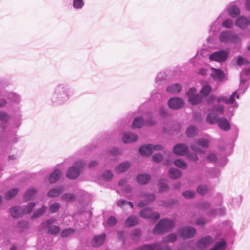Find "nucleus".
Instances as JSON below:
<instances>
[{"label":"nucleus","instance_id":"nucleus-1","mask_svg":"<svg viewBox=\"0 0 250 250\" xmlns=\"http://www.w3.org/2000/svg\"><path fill=\"white\" fill-rule=\"evenodd\" d=\"M72 95V90L68 84L59 83L54 87L49 101L54 106L63 105L68 102Z\"/></svg>","mask_w":250,"mask_h":250},{"label":"nucleus","instance_id":"nucleus-2","mask_svg":"<svg viewBox=\"0 0 250 250\" xmlns=\"http://www.w3.org/2000/svg\"><path fill=\"white\" fill-rule=\"evenodd\" d=\"M177 239V235L174 233H170L164 237L161 242L153 244L145 245L141 250H170L167 246V242H173Z\"/></svg>","mask_w":250,"mask_h":250},{"label":"nucleus","instance_id":"nucleus-3","mask_svg":"<svg viewBox=\"0 0 250 250\" xmlns=\"http://www.w3.org/2000/svg\"><path fill=\"white\" fill-rule=\"evenodd\" d=\"M206 121L211 125L217 123L219 128L224 131H228L230 129V125L227 119L219 118L218 115L213 113H209L207 115Z\"/></svg>","mask_w":250,"mask_h":250},{"label":"nucleus","instance_id":"nucleus-4","mask_svg":"<svg viewBox=\"0 0 250 250\" xmlns=\"http://www.w3.org/2000/svg\"><path fill=\"white\" fill-rule=\"evenodd\" d=\"M174 226V222L168 219H162L156 224L153 232L154 234H159L171 229Z\"/></svg>","mask_w":250,"mask_h":250},{"label":"nucleus","instance_id":"nucleus-5","mask_svg":"<svg viewBox=\"0 0 250 250\" xmlns=\"http://www.w3.org/2000/svg\"><path fill=\"white\" fill-rule=\"evenodd\" d=\"M86 163L82 160L77 161L72 167H70L67 171L66 177L70 179L77 178L82 168L85 165Z\"/></svg>","mask_w":250,"mask_h":250},{"label":"nucleus","instance_id":"nucleus-6","mask_svg":"<svg viewBox=\"0 0 250 250\" xmlns=\"http://www.w3.org/2000/svg\"><path fill=\"white\" fill-rule=\"evenodd\" d=\"M1 94L2 96L6 97L10 100L12 103V105L16 109L19 110L21 107V98L19 94L14 92L7 91L2 92Z\"/></svg>","mask_w":250,"mask_h":250},{"label":"nucleus","instance_id":"nucleus-7","mask_svg":"<svg viewBox=\"0 0 250 250\" xmlns=\"http://www.w3.org/2000/svg\"><path fill=\"white\" fill-rule=\"evenodd\" d=\"M155 122L152 118L151 113L148 114V118L146 119L145 122L141 116H138L134 118L132 124V128H140L145 124L147 125L151 126L155 124Z\"/></svg>","mask_w":250,"mask_h":250},{"label":"nucleus","instance_id":"nucleus-8","mask_svg":"<svg viewBox=\"0 0 250 250\" xmlns=\"http://www.w3.org/2000/svg\"><path fill=\"white\" fill-rule=\"evenodd\" d=\"M197 89L195 87H191L187 92L186 94L188 97V102L193 105L200 104L203 99V96L196 93Z\"/></svg>","mask_w":250,"mask_h":250},{"label":"nucleus","instance_id":"nucleus-9","mask_svg":"<svg viewBox=\"0 0 250 250\" xmlns=\"http://www.w3.org/2000/svg\"><path fill=\"white\" fill-rule=\"evenodd\" d=\"M229 52L227 50H221L210 54L208 58L211 61L222 62L227 60Z\"/></svg>","mask_w":250,"mask_h":250},{"label":"nucleus","instance_id":"nucleus-10","mask_svg":"<svg viewBox=\"0 0 250 250\" xmlns=\"http://www.w3.org/2000/svg\"><path fill=\"white\" fill-rule=\"evenodd\" d=\"M162 149L163 146L161 145L148 144L141 146L139 148V152L142 155L149 156L152 153L153 150H159Z\"/></svg>","mask_w":250,"mask_h":250},{"label":"nucleus","instance_id":"nucleus-11","mask_svg":"<svg viewBox=\"0 0 250 250\" xmlns=\"http://www.w3.org/2000/svg\"><path fill=\"white\" fill-rule=\"evenodd\" d=\"M140 216L146 218L150 219L154 221L158 220L160 217V214L156 211H152L151 209L148 208H146L140 211Z\"/></svg>","mask_w":250,"mask_h":250},{"label":"nucleus","instance_id":"nucleus-12","mask_svg":"<svg viewBox=\"0 0 250 250\" xmlns=\"http://www.w3.org/2000/svg\"><path fill=\"white\" fill-rule=\"evenodd\" d=\"M184 104V100L178 97L171 98L167 102L168 107L172 109H178L183 107Z\"/></svg>","mask_w":250,"mask_h":250},{"label":"nucleus","instance_id":"nucleus-13","mask_svg":"<svg viewBox=\"0 0 250 250\" xmlns=\"http://www.w3.org/2000/svg\"><path fill=\"white\" fill-rule=\"evenodd\" d=\"M140 198L145 199V200H141L138 204V206L141 208L146 206L150 202H153L155 200V197L154 194L147 193L145 192L141 193Z\"/></svg>","mask_w":250,"mask_h":250},{"label":"nucleus","instance_id":"nucleus-14","mask_svg":"<svg viewBox=\"0 0 250 250\" xmlns=\"http://www.w3.org/2000/svg\"><path fill=\"white\" fill-rule=\"evenodd\" d=\"M213 242V238L211 236L207 235L201 238L198 240L196 243V247L199 249H206L211 245Z\"/></svg>","mask_w":250,"mask_h":250},{"label":"nucleus","instance_id":"nucleus-15","mask_svg":"<svg viewBox=\"0 0 250 250\" xmlns=\"http://www.w3.org/2000/svg\"><path fill=\"white\" fill-rule=\"evenodd\" d=\"M226 15L225 11L222 12L218 16L217 18L213 21L210 26L209 32H211L214 34L220 29V23L222 19H223Z\"/></svg>","mask_w":250,"mask_h":250},{"label":"nucleus","instance_id":"nucleus-16","mask_svg":"<svg viewBox=\"0 0 250 250\" xmlns=\"http://www.w3.org/2000/svg\"><path fill=\"white\" fill-rule=\"evenodd\" d=\"M234 24L239 28L245 29L249 25H250V16L247 17L245 16H240L236 19Z\"/></svg>","mask_w":250,"mask_h":250},{"label":"nucleus","instance_id":"nucleus-17","mask_svg":"<svg viewBox=\"0 0 250 250\" xmlns=\"http://www.w3.org/2000/svg\"><path fill=\"white\" fill-rule=\"evenodd\" d=\"M180 235L183 238H190L194 236L196 230L194 227H185L179 230Z\"/></svg>","mask_w":250,"mask_h":250},{"label":"nucleus","instance_id":"nucleus-18","mask_svg":"<svg viewBox=\"0 0 250 250\" xmlns=\"http://www.w3.org/2000/svg\"><path fill=\"white\" fill-rule=\"evenodd\" d=\"M211 70L210 76L214 81L220 82L225 80V74L222 70L211 67Z\"/></svg>","mask_w":250,"mask_h":250},{"label":"nucleus","instance_id":"nucleus-19","mask_svg":"<svg viewBox=\"0 0 250 250\" xmlns=\"http://www.w3.org/2000/svg\"><path fill=\"white\" fill-rule=\"evenodd\" d=\"M235 97L237 99L239 98V96L237 94V91L233 92L229 98L225 96L222 95L217 97L216 100L218 103L220 104L222 103L232 104L234 103Z\"/></svg>","mask_w":250,"mask_h":250},{"label":"nucleus","instance_id":"nucleus-20","mask_svg":"<svg viewBox=\"0 0 250 250\" xmlns=\"http://www.w3.org/2000/svg\"><path fill=\"white\" fill-rule=\"evenodd\" d=\"M226 10L229 15L233 18L237 17L240 13V11L238 6L232 3H230L227 6Z\"/></svg>","mask_w":250,"mask_h":250},{"label":"nucleus","instance_id":"nucleus-21","mask_svg":"<svg viewBox=\"0 0 250 250\" xmlns=\"http://www.w3.org/2000/svg\"><path fill=\"white\" fill-rule=\"evenodd\" d=\"M183 86L179 83H175L169 85L166 88V91L171 94L176 95L182 90Z\"/></svg>","mask_w":250,"mask_h":250},{"label":"nucleus","instance_id":"nucleus-22","mask_svg":"<svg viewBox=\"0 0 250 250\" xmlns=\"http://www.w3.org/2000/svg\"><path fill=\"white\" fill-rule=\"evenodd\" d=\"M250 75V68L247 69L240 74V90L244 91L247 88V86L245 84V82L248 79V77Z\"/></svg>","mask_w":250,"mask_h":250},{"label":"nucleus","instance_id":"nucleus-23","mask_svg":"<svg viewBox=\"0 0 250 250\" xmlns=\"http://www.w3.org/2000/svg\"><path fill=\"white\" fill-rule=\"evenodd\" d=\"M188 146L184 144H179L173 147V152L177 155L183 156L188 151Z\"/></svg>","mask_w":250,"mask_h":250},{"label":"nucleus","instance_id":"nucleus-24","mask_svg":"<svg viewBox=\"0 0 250 250\" xmlns=\"http://www.w3.org/2000/svg\"><path fill=\"white\" fill-rule=\"evenodd\" d=\"M105 234L103 233L93 237L91 243L93 247H98L102 245L105 241Z\"/></svg>","mask_w":250,"mask_h":250},{"label":"nucleus","instance_id":"nucleus-25","mask_svg":"<svg viewBox=\"0 0 250 250\" xmlns=\"http://www.w3.org/2000/svg\"><path fill=\"white\" fill-rule=\"evenodd\" d=\"M208 110L210 112V113H213L219 116V115H222L223 114L224 112V106L223 105L217 103V104L213 105Z\"/></svg>","mask_w":250,"mask_h":250},{"label":"nucleus","instance_id":"nucleus-26","mask_svg":"<svg viewBox=\"0 0 250 250\" xmlns=\"http://www.w3.org/2000/svg\"><path fill=\"white\" fill-rule=\"evenodd\" d=\"M138 139V137L136 134L131 132H127L123 135L122 140L125 143H130L136 141Z\"/></svg>","mask_w":250,"mask_h":250},{"label":"nucleus","instance_id":"nucleus-27","mask_svg":"<svg viewBox=\"0 0 250 250\" xmlns=\"http://www.w3.org/2000/svg\"><path fill=\"white\" fill-rule=\"evenodd\" d=\"M118 186L121 188L122 190L126 193H130L132 191V188L128 184L127 179L121 180L118 183Z\"/></svg>","mask_w":250,"mask_h":250},{"label":"nucleus","instance_id":"nucleus-28","mask_svg":"<svg viewBox=\"0 0 250 250\" xmlns=\"http://www.w3.org/2000/svg\"><path fill=\"white\" fill-rule=\"evenodd\" d=\"M130 165L131 164L128 161L123 162L116 167L115 170L118 173H123L128 169Z\"/></svg>","mask_w":250,"mask_h":250},{"label":"nucleus","instance_id":"nucleus-29","mask_svg":"<svg viewBox=\"0 0 250 250\" xmlns=\"http://www.w3.org/2000/svg\"><path fill=\"white\" fill-rule=\"evenodd\" d=\"M62 175V171L60 169H55L50 175L49 181L50 183H55L60 178Z\"/></svg>","mask_w":250,"mask_h":250},{"label":"nucleus","instance_id":"nucleus-30","mask_svg":"<svg viewBox=\"0 0 250 250\" xmlns=\"http://www.w3.org/2000/svg\"><path fill=\"white\" fill-rule=\"evenodd\" d=\"M63 190L62 186H59L56 188L51 189L48 192L47 195L50 197H55L62 193Z\"/></svg>","mask_w":250,"mask_h":250},{"label":"nucleus","instance_id":"nucleus-31","mask_svg":"<svg viewBox=\"0 0 250 250\" xmlns=\"http://www.w3.org/2000/svg\"><path fill=\"white\" fill-rule=\"evenodd\" d=\"M37 192V189L35 188H28L24 195V199L26 200H32L35 197Z\"/></svg>","mask_w":250,"mask_h":250},{"label":"nucleus","instance_id":"nucleus-32","mask_svg":"<svg viewBox=\"0 0 250 250\" xmlns=\"http://www.w3.org/2000/svg\"><path fill=\"white\" fill-rule=\"evenodd\" d=\"M136 179L137 181L139 184L145 185L150 181L151 176L148 174H140L137 176Z\"/></svg>","mask_w":250,"mask_h":250},{"label":"nucleus","instance_id":"nucleus-33","mask_svg":"<svg viewBox=\"0 0 250 250\" xmlns=\"http://www.w3.org/2000/svg\"><path fill=\"white\" fill-rule=\"evenodd\" d=\"M232 32L230 31H224L222 32L219 36V41L222 42H229Z\"/></svg>","mask_w":250,"mask_h":250},{"label":"nucleus","instance_id":"nucleus-34","mask_svg":"<svg viewBox=\"0 0 250 250\" xmlns=\"http://www.w3.org/2000/svg\"><path fill=\"white\" fill-rule=\"evenodd\" d=\"M138 223V221L137 216H130L125 220V225L127 227H132L136 225Z\"/></svg>","mask_w":250,"mask_h":250},{"label":"nucleus","instance_id":"nucleus-35","mask_svg":"<svg viewBox=\"0 0 250 250\" xmlns=\"http://www.w3.org/2000/svg\"><path fill=\"white\" fill-rule=\"evenodd\" d=\"M226 213V209L224 207H220L216 209L211 210L209 213V215L211 216H223Z\"/></svg>","mask_w":250,"mask_h":250},{"label":"nucleus","instance_id":"nucleus-36","mask_svg":"<svg viewBox=\"0 0 250 250\" xmlns=\"http://www.w3.org/2000/svg\"><path fill=\"white\" fill-rule=\"evenodd\" d=\"M169 176L172 179H178L181 176L182 173L180 170L175 167H171L168 171Z\"/></svg>","mask_w":250,"mask_h":250},{"label":"nucleus","instance_id":"nucleus-37","mask_svg":"<svg viewBox=\"0 0 250 250\" xmlns=\"http://www.w3.org/2000/svg\"><path fill=\"white\" fill-rule=\"evenodd\" d=\"M10 213L14 218H18L23 214L21 207L18 206L13 207L10 210Z\"/></svg>","mask_w":250,"mask_h":250},{"label":"nucleus","instance_id":"nucleus-38","mask_svg":"<svg viewBox=\"0 0 250 250\" xmlns=\"http://www.w3.org/2000/svg\"><path fill=\"white\" fill-rule=\"evenodd\" d=\"M227 243L224 240L217 242L214 247L210 250H224L226 249Z\"/></svg>","mask_w":250,"mask_h":250},{"label":"nucleus","instance_id":"nucleus-39","mask_svg":"<svg viewBox=\"0 0 250 250\" xmlns=\"http://www.w3.org/2000/svg\"><path fill=\"white\" fill-rule=\"evenodd\" d=\"M76 198V196L75 194L72 193H64L62 196V200L66 202H73Z\"/></svg>","mask_w":250,"mask_h":250},{"label":"nucleus","instance_id":"nucleus-40","mask_svg":"<svg viewBox=\"0 0 250 250\" xmlns=\"http://www.w3.org/2000/svg\"><path fill=\"white\" fill-rule=\"evenodd\" d=\"M197 134V128L195 126L191 125L186 130V134L188 137H193Z\"/></svg>","mask_w":250,"mask_h":250},{"label":"nucleus","instance_id":"nucleus-41","mask_svg":"<svg viewBox=\"0 0 250 250\" xmlns=\"http://www.w3.org/2000/svg\"><path fill=\"white\" fill-rule=\"evenodd\" d=\"M36 206V203L31 202L29 203L24 208L21 207V209L22 210V213L23 214H28L32 212L33 208Z\"/></svg>","mask_w":250,"mask_h":250},{"label":"nucleus","instance_id":"nucleus-42","mask_svg":"<svg viewBox=\"0 0 250 250\" xmlns=\"http://www.w3.org/2000/svg\"><path fill=\"white\" fill-rule=\"evenodd\" d=\"M46 208L45 206H42V208L36 210L31 216V219H35L41 216L45 211Z\"/></svg>","mask_w":250,"mask_h":250},{"label":"nucleus","instance_id":"nucleus-43","mask_svg":"<svg viewBox=\"0 0 250 250\" xmlns=\"http://www.w3.org/2000/svg\"><path fill=\"white\" fill-rule=\"evenodd\" d=\"M18 191L19 189L17 188L11 189L6 193L4 197L6 199L9 200L17 195Z\"/></svg>","mask_w":250,"mask_h":250},{"label":"nucleus","instance_id":"nucleus-44","mask_svg":"<svg viewBox=\"0 0 250 250\" xmlns=\"http://www.w3.org/2000/svg\"><path fill=\"white\" fill-rule=\"evenodd\" d=\"M167 78V74L165 72H160L157 75L155 79V83L159 84L161 82L165 80Z\"/></svg>","mask_w":250,"mask_h":250},{"label":"nucleus","instance_id":"nucleus-45","mask_svg":"<svg viewBox=\"0 0 250 250\" xmlns=\"http://www.w3.org/2000/svg\"><path fill=\"white\" fill-rule=\"evenodd\" d=\"M84 5L83 0H73L72 6L73 8L77 10L81 9Z\"/></svg>","mask_w":250,"mask_h":250},{"label":"nucleus","instance_id":"nucleus-46","mask_svg":"<svg viewBox=\"0 0 250 250\" xmlns=\"http://www.w3.org/2000/svg\"><path fill=\"white\" fill-rule=\"evenodd\" d=\"M211 90V87L210 85L207 84L203 86L200 90V93L203 95V97L204 96L205 97L210 93Z\"/></svg>","mask_w":250,"mask_h":250},{"label":"nucleus","instance_id":"nucleus-47","mask_svg":"<svg viewBox=\"0 0 250 250\" xmlns=\"http://www.w3.org/2000/svg\"><path fill=\"white\" fill-rule=\"evenodd\" d=\"M241 203V199L240 198H231L229 201V204L232 206V207L235 208L238 207Z\"/></svg>","mask_w":250,"mask_h":250},{"label":"nucleus","instance_id":"nucleus-48","mask_svg":"<svg viewBox=\"0 0 250 250\" xmlns=\"http://www.w3.org/2000/svg\"><path fill=\"white\" fill-rule=\"evenodd\" d=\"M234 25L233 21L230 19L225 20L222 23V26L226 28H232Z\"/></svg>","mask_w":250,"mask_h":250},{"label":"nucleus","instance_id":"nucleus-49","mask_svg":"<svg viewBox=\"0 0 250 250\" xmlns=\"http://www.w3.org/2000/svg\"><path fill=\"white\" fill-rule=\"evenodd\" d=\"M75 232V229H66L62 230L61 235L62 237H66L72 235Z\"/></svg>","mask_w":250,"mask_h":250},{"label":"nucleus","instance_id":"nucleus-50","mask_svg":"<svg viewBox=\"0 0 250 250\" xmlns=\"http://www.w3.org/2000/svg\"><path fill=\"white\" fill-rule=\"evenodd\" d=\"M168 186L166 183L164 179H161L159 181V190L160 192H164L168 190Z\"/></svg>","mask_w":250,"mask_h":250},{"label":"nucleus","instance_id":"nucleus-51","mask_svg":"<svg viewBox=\"0 0 250 250\" xmlns=\"http://www.w3.org/2000/svg\"><path fill=\"white\" fill-rule=\"evenodd\" d=\"M113 176L112 172L111 170H106L102 174V178L105 181H109L112 179Z\"/></svg>","mask_w":250,"mask_h":250},{"label":"nucleus","instance_id":"nucleus-52","mask_svg":"<svg viewBox=\"0 0 250 250\" xmlns=\"http://www.w3.org/2000/svg\"><path fill=\"white\" fill-rule=\"evenodd\" d=\"M117 204L118 206H119V207L122 208H124V206L126 205H129L131 207V208H133V204L132 202H128L125 200H119L117 202Z\"/></svg>","mask_w":250,"mask_h":250},{"label":"nucleus","instance_id":"nucleus-53","mask_svg":"<svg viewBox=\"0 0 250 250\" xmlns=\"http://www.w3.org/2000/svg\"><path fill=\"white\" fill-rule=\"evenodd\" d=\"M60 231V228L58 226H52L50 227L48 229V233L50 234H56L58 233Z\"/></svg>","mask_w":250,"mask_h":250},{"label":"nucleus","instance_id":"nucleus-54","mask_svg":"<svg viewBox=\"0 0 250 250\" xmlns=\"http://www.w3.org/2000/svg\"><path fill=\"white\" fill-rule=\"evenodd\" d=\"M208 190V188L207 185H201L198 187L197 191L199 194L204 195L207 193Z\"/></svg>","mask_w":250,"mask_h":250},{"label":"nucleus","instance_id":"nucleus-55","mask_svg":"<svg viewBox=\"0 0 250 250\" xmlns=\"http://www.w3.org/2000/svg\"><path fill=\"white\" fill-rule=\"evenodd\" d=\"M174 165L181 168H186L187 167V164L181 159L176 160L174 162Z\"/></svg>","mask_w":250,"mask_h":250},{"label":"nucleus","instance_id":"nucleus-56","mask_svg":"<svg viewBox=\"0 0 250 250\" xmlns=\"http://www.w3.org/2000/svg\"><path fill=\"white\" fill-rule=\"evenodd\" d=\"M241 41V39L238 35L234 34L232 32L230 40L229 41L230 42L236 44L240 42Z\"/></svg>","mask_w":250,"mask_h":250},{"label":"nucleus","instance_id":"nucleus-57","mask_svg":"<svg viewBox=\"0 0 250 250\" xmlns=\"http://www.w3.org/2000/svg\"><path fill=\"white\" fill-rule=\"evenodd\" d=\"M9 119V115L5 112L0 111V120L3 123H6Z\"/></svg>","mask_w":250,"mask_h":250},{"label":"nucleus","instance_id":"nucleus-58","mask_svg":"<svg viewBox=\"0 0 250 250\" xmlns=\"http://www.w3.org/2000/svg\"><path fill=\"white\" fill-rule=\"evenodd\" d=\"M141 235V231L139 229H135L131 232L132 238L133 240H138Z\"/></svg>","mask_w":250,"mask_h":250},{"label":"nucleus","instance_id":"nucleus-59","mask_svg":"<svg viewBox=\"0 0 250 250\" xmlns=\"http://www.w3.org/2000/svg\"><path fill=\"white\" fill-rule=\"evenodd\" d=\"M183 196L187 199H191L194 197L195 192L194 191L187 190L183 192Z\"/></svg>","mask_w":250,"mask_h":250},{"label":"nucleus","instance_id":"nucleus-60","mask_svg":"<svg viewBox=\"0 0 250 250\" xmlns=\"http://www.w3.org/2000/svg\"><path fill=\"white\" fill-rule=\"evenodd\" d=\"M197 144L203 147H208L209 144V141L207 139H200L198 142Z\"/></svg>","mask_w":250,"mask_h":250},{"label":"nucleus","instance_id":"nucleus-61","mask_svg":"<svg viewBox=\"0 0 250 250\" xmlns=\"http://www.w3.org/2000/svg\"><path fill=\"white\" fill-rule=\"evenodd\" d=\"M60 208V204L58 203H55L52 204L49 208V210L51 213L56 212Z\"/></svg>","mask_w":250,"mask_h":250},{"label":"nucleus","instance_id":"nucleus-62","mask_svg":"<svg viewBox=\"0 0 250 250\" xmlns=\"http://www.w3.org/2000/svg\"><path fill=\"white\" fill-rule=\"evenodd\" d=\"M206 159L210 163H214L217 160L216 156L213 153H210L207 155Z\"/></svg>","mask_w":250,"mask_h":250},{"label":"nucleus","instance_id":"nucleus-63","mask_svg":"<svg viewBox=\"0 0 250 250\" xmlns=\"http://www.w3.org/2000/svg\"><path fill=\"white\" fill-rule=\"evenodd\" d=\"M109 155L113 156H117L121 153L120 149L117 147H114L108 152Z\"/></svg>","mask_w":250,"mask_h":250},{"label":"nucleus","instance_id":"nucleus-64","mask_svg":"<svg viewBox=\"0 0 250 250\" xmlns=\"http://www.w3.org/2000/svg\"><path fill=\"white\" fill-rule=\"evenodd\" d=\"M117 220L114 217H110L106 221V224L109 226H113L116 224Z\"/></svg>","mask_w":250,"mask_h":250}]
</instances>
